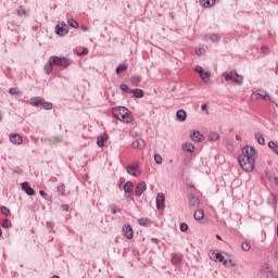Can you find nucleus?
<instances>
[{
    "instance_id": "obj_1",
    "label": "nucleus",
    "mask_w": 278,
    "mask_h": 278,
    "mask_svg": "<svg viewBox=\"0 0 278 278\" xmlns=\"http://www.w3.org/2000/svg\"><path fill=\"white\" fill-rule=\"evenodd\" d=\"M255 148L247 146L242 149V153L238 160L241 168H243L245 173H253V170H255Z\"/></svg>"
},
{
    "instance_id": "obj_2",
    "label": "nucleus",
    "mask_w": 278,
    "mask_h": 278,
    "mask_svg": "<svg viewBox=\"0 0 278 278\" xmlns=\"http://www.w3.org/2000/svg\"><path fill=\"white\" fill-rule=\"evenodd\" d=\"M113 116L117 118V121H121V123H132L134 122V115L131 114V111L125 106H117L113 109Z\"/></svg>"
},
{
    "instance_id": "obj_3",
    "label": "nucleus",
    "mask_w": 278,
    "mask_h": 278,
    "mask_svg": "<svg viewBox=\"0 0 278 278\" xmlns=\"http://www.w3.org/2000/svg\"><path fill=\"white\" fill-rule=\"evenodd\" d=\"M51 64L54 66H60L61 68H66L67 66H71V60L66 58H60V56H51L50 58Z\"/></svg>"
},
{
    "instance_id": "obj_4",
    "label": "nucleus",
    "mask_w": 278,
    "mask_h": 278,
    "mask_svg": "<svg viewBox=\"0 0 278 278\" xmlns=\"http://www.w3.org/2000/svg\"><path fill=\"white\" fill-rule=\"evenodd\" d=\"M223 77L226 81H233L235 84H242V81H244V78L235 71L230 73H224Z\"/></svg>"
},
{
    "instance_id": "obj_5",
    "label": "nucleus",
    "mask_w": 278,
    "mask_h": 278,
    "mask_svg": "<svg viewBox=\"0 0 278 278\" xmlns=\"http://www.w3.org/2000/svg\"><path fill=\"white\" fill-rule=\"evenodd\" d=\"M208 255L213 262H223L225 266H228L229 264V261L225 260V256L218 251H211Z\"/></svg>"
},
{
    "instance_id": "obj_6",
    "label": "nucleus",
    "mask_w": 278,
    "mask_h": 278,
    "mask_svg": "<svg viewBox=\"0 0 278 278\" xmlns=\"http://www.w3.org/2000/svg\"><path fill=\"white\" fill-rule=\"evenodd\" d=\"M195 73H199L202 81H204V84H207V81H210V72L203 70V67L201 66H195L194 68Z\"/></svg>"
},
{
    "instance_id": "obj_7",
    "label": "nucleus",
    "mask_w": 278,
    "mask_h": 278,
    "mask_svg": "<svg viewBox=\"0 0 278 278\" xmlns=\"http://www.w3.org/2000/svg\"><path fill=\"white\" fill-rule=\"evenodd\" d=\"M127 173L132 177H140V175H142V170H140V167H138V165H129L127 167Z\"/></svg>"
},
{
    "instance_id": "obj_8",
    "label": "nucleus",
    "mask_w": 278,
    "mask_h": 278,
    "mask_svg": "<svg viewBox=\"0 0 278 278\" xmlns=\"http://www.w3.org/2000/svg\"><path fill=\"white\" fill-rule=\"evenodd\" d=\"M144 192H147V182L141 181L137 185L135 194H137V197H142V194H144Z\"/></svg>"
},
{
    "instance_id": "obj_9",
    "label": "nucleus",
    "mask_w": 278,
    "mask_h": 278,
    "mask_svg": "<svg viewBox=\"0 0 278 278\" xmlns=\"http://www.w3.org/2000/svg\"><path fill=\"white\" fill-rule=\"evenodd\" d=\"M9 140L10 142H12V144H23V137H21V135L13 132L9 136Z\"/></svg>"
},
{
    "instance_id": "obj_10",
    "label": "nucleus",
    "mask_w": 278,
    "mask_h": 278,
    "mask_svg": "<svg viewBox=\"0 0 278 278\" xmlns=\"http://www.w3.org/2000/svg\"><path fill=\"white\" fill-rule=\"evenodd\" d=\"M190 138L193 142H203V140H205V137L198 130H193L190 135Z\"/></svg>"
},
{
    "instance_id": "obj_11",
    "label": "nucleus",
    "mask_w": 278,
    "mask_h": 278,
    "mask_svg": "<svg viewBox=\"0 0 278 278\" xmlns=\"http://www.w3.org/2000/svg\"><path fill=\"white\" fill-rule=\"evenodd\" d=\"M55 31L59 36H66L68 34V26L66 24L56 25Z\"/></svg>"
},
{
    "instance_id": "obj_12",
    "label": "nucleus",
    "mask_w": 278,
    "mask_h": 278,
    "mask_svg": "<svg viewBox=\"0 0 278 278\" xmlns=\"http://www.w3.org/2000/svg\"><path fill=\"white\" fill-rule=\"evenodd\" d=\"M252 99H263V101H270V96H268L266 92H254L252 93Z\"/></svg>"
},
{
    "instance_id": "obj_13",
    "label": "nucleus",
    "mask_w": 278,
    "mask_h": 278,
    "mask_svg": "<svg viewBox=\"0 0 278 278\" xmlns=\"http://www.w3.org/2000/svg\"><path fill=\"white\" fill-rule=\"evenodd\" d=\"M123 233L125 238L128 240H131L134 238V228H131L129 225L123 227Z\"/></svg>"
},
{
    "instance_id": "obj_14",
    "label": "nucleus",
    "mask_w": 278,
    "mask_h": 278,
    "mask_svg": "<svg viewBox=\"0 0 278 278\" xmlns=\"http://www.w3.org/2000/svg\"><path fill=\"white\" fill-rule=\"evenodd\" d=\"M22 190H24V192H26V194H28L29 197H34L36 194V191L31 187H29V184L27 182L22 184Z\"/></svg>"
},
{
    "instance_id": "obj_15",
    "label": "nucleus",
    "mask_w": 278,
    "mask_h": 278,
    "mask_svg": "<svg viewBox=\"0 0 278 278\" xmlns=\"http://www.w3.org/2000/svg\"><path fill=\"white\" fill-rule=\"evenodd\" d=\"M164 193H159L156 195V210H162V207H164Z\"/></svg>"
},
{
    "instance_id": "obj_16",
    "label": "nucleus",
    "mask_w": 278,
    "mask_h": 278,
    "mask_svg": "<svg viewBox=\"0 0 278 278\" xmlns=\"http://www.w3.org/2000/svg\"><path fill=\"white\" fill-rule=\"evenodd\" d=\"M45 103V99L41 97H36L30 99V105H34V108H38V105H42Z\"/></svg>"
},
{
    "instance_id": "obj_17",
    "label": "nucleus",
    "mask_w": 278,
    "mask_h": 278,
    "mask_svg": "<svg viewBox=\"0 0 278 278\" xmlns=\"http://www.w3.org/2000/svg\"><path fill=\"white\" fill-rule=\"evenodd\" d=\"M146 143L142 139H137L132 142V148L134 149H144Z\"/></svg>"
},
{
    "instance_id": "obj_18",
    "label": "nucleus",
    "mask_w": 278,
    "mask_h": 278,
    "mask_svg": "<svg viewBox=\"0 0 278 278\" xmlns=\"http://www.w3.org/2000/svg\"><path fill=\"white\" fill-rule=\"evenodd\" d=\"M214 3H216V0H200V5H202V8H212Z\"/></svg>"
},
{
    "instance_id": "obj_19",
    "label": "nucleus",
    "mask_w": 278,
    "mask_h": 278,
    "mask_svg": "<svg viewBox=\"0 0 278 278\" xmlns=\"http://www.w3.org/2000/svg\"><path fill=\"white\" fill-rule=\"evenodd\" d=\"M176 116L178 121H180V123H184V121H186V118L188 117V115L186 114V111L184 110L177 111Z\"/></svg>"
},
{
    "instance_id": "obj_20",
    "label": "nucleus",
    "mask_w": 278,
    "mask_h": 278,
    "mask_svg": "<svg viewBox=\"0 0 278 278\" xmlns=\"http://www.w3.org/2000/svg\"><path fill=\"white\" fill-rule=\"evenodd\" d=\"M182 149L184 151H188L189 153H194V144L190 143V142H186L182 144Z\"/></svg>"
},
{
    "instance_id": "obj_21",
    "label": "nucleus",
    "mask_w": 278,
    "mask_h": 278,
    "mask_svg": "<svg viewBox=\"0 0 278 278\" xmlns=\"http://www.w3.org/2000/svg\"><path fill=\"white\" fill-rule=\"evenodd\" d=\"M124 192L127 194H130V192H134V182L127 181L124 186Z\"/></svg>"
},
{
    "instance_id": "obj_22",
    "label": "nucleus",
    "mask_w": 278,
    "mask_h": 278,
    "mask_svg": "<svg viewBox=\"0 0 278 278\" xmlns=\"http://www.w3.org/2000/svg\"><path fill=\"white\" fill-rule=\"evenodd\" d=\"M193 216L195 220H203V218H205V213L203 212V210H197Z\"/></svg>"
},
{
    "instance_id": "obj_23",
    "label": "nucleus",
    "mask_w": 278,
    "mask_h": 278,
    "mask_svg": "<svg viewBox=\"0 0 278 278\" xmlns=\"http://www.w3.org/2000/svg\"><path fill=\"white\" fill-rule=\"evenodd\" d=\"M130 92L134 93V97H136V99H142V97H144V91H142V89H135Z\"/></svg>"
},
{
    "instance_id": "obj_24",
    "label": "nucleus",
    "mask_w": 278,
    "mask_h": 278,
    "mask_svg": "<svg viewBox=\"0 0 278 278\" xmlns=\"http://www.w3.org/2000/svg\"><path fill=\"white\" fill-rule=\"evenodd\" d=\"M255 139L257 140L258 144H266V139H264V135L263 134H255Z\"/></svg>"
},
{
    "instance_id": "obj_25",
    "label": "nucleus",
    "mask_w": 278,
    "mask_h": 278,
    "mask_svg": "<svg viewBox=\"0 0 278 278\" xmlns=\"http://www.w3.org/2000/svg\"><path fill=\"white\" fill-rule=\"evenodd\" d=\"M53 63H51V59H49L48 64H46L45 66V72L47 73V75H51V72L53 71Z\"/></svg>"
},
{
    "instance_id": "obj_26",
    "label": "nucleus",
    "mask_w": 278,
    "mask_h": 278,
    "mask_svg": "<svg viewBox=\"0 0 278 278\" xmlns=\"http://www.w3.org/2000/svg\"><path fill=\"white\" fill-rule=\"evenodd\" d=\"M199 198L197 197H191L189 200V205H191V207H199Z\"/></svg>"
},
{
    "instance_id": "obj_27",
    "label": "nucleus",
    "mask_w": 278,
    "mask_h": 278,
    "mask_svg": "<svg viewBox=\"0 0 278 278\" xmlns=\"http://www.w3.org/2000/svg\"><path fill=\"white\" fill-rule=\"evenodd\" d=\"M105 141H108V136L106 135L98 137V147H103Z\"/></svg>"
},
{
    "instance_id": "obj_28",
    "label": "nucleus",
    "mask_w": 278,
    "mask_h": 278,
    "mask_svg": "<svg viewBox=\"0 0 278 278\" xmlns=\"http://www.w3.org/2000/svg\"><path fill=\"white\" fill-rule=\"evenodd\" d=\"M268 147H269V149H271V151H274V153L278 154V146H277V143H275L274 141H269L268 142Z\"/></svg>"
},
{
    "instance_id": "obj_29",
    "label": "nucleus",
    "mask_w": 278,
    "mask_h": 278,
    "mask_svg": "<svg viewBox=\"0 0 278 278\" xmlns=\"http://www.w3.org/2000/svg\"><path fill=\"white\" fill-rule=\"evenodd\" d=\"M124 71H127V64H121V65L116 68L117 75H121V73H124Z\"/></svg>"
},
{
    "instance_id": "obj_30",
    "label": "nucleus",
    "mask_w": 278,
    "mask_h": 278,
    "mask_svg": "<svg viewBox=\"0 0 278 278\" xmlns=\"http://www.w3.org/2000/svg\"><path fill=\"white\" fill-rule=\"evenodd\" d=\"M70 27H74V29H77V27H79V24L77 23V21L71 18L67 21Z\"/></svg>"
},
{
    "instance_id": "obj_31",
    "label": "nucleus",
    "mask_w": 278,
    "mask_h": 278,
    "mask_svg": "<svg viewBox=\"0 0 278 278\" xmlns=\"http://www.w3.org/2000/svg\"><path fill=\"white\" fill-rule=\"evenodd\" d=\"M219 136L217 132H211L208 135V140L213 141V142H216V140H218Z\"/></svg>"
},
{
    "instance_id": "obj_32",
    "label": "nucleus",
    "mask_w": 278,
    "mask_h": 278,
    "mask_svg": "<svg viewBox=\"0 0 278 278\" xmlns=\"http://www.w3.org/2000/svg\"><path fill=\"white\" fill-rule=\"evenodd\" d=\"M2 227H4V229H10V227H12V222H10V219H3Z\"/></svg>"
},
{
    "instance_id": "obj_33",
    "label": "nucleus",
    "mask_w": 278,
    "mask_h": 278,
    "mask_svg": "<svg viewBox=\"0 0 278 278\" xmlns=\"http://www.w3.org/2000/svg\"><path fill=\"white\" fill-rule=\"evenodd\" d=\"M41 105H43V110H53V104L51 102H46L43 100V103H41Z\"/></svg>"
},
{
    "instance_id": "obj_34",
    "label": "nucleus",
    "mask_w": 278,
    "mask_h": 278,
    "mask_svg": "<svg viewBox=\"0 0 278 278\" xmlns=\"http://www.w3.org/2000/svg\"><path fill=\"white\" fill-rule=\"evenodd\" d=\"M138 223H139V225H140L141 227H147V224L149 223V219L142 217V218H140V219L138 220Z\"/></svg>"
},
{
    "instance_id": "obj_35",
    "label": "nucleus",
    "mask_w": 278,
    "mask_h": 278,
    "mask_svg": "<svg viewBox=\"0 0 278 278\" xmlns=\"http://www.w3.org/2000/svg\"><path fill=\"white\" fill-rule=\"evenodd\" d=\"M181 262V256H179V255H174L173 257H172V263L173 264H179Z\"/></svg>"
},
{
    "instance_id": "obj_36",
    "label": "nucleus",
    "mask_w": 278,
    "mask_h": 278,
    "mask_svg": "<svg viewBox=\"0 0 278 278\" xmlns=\"http://www.w3.org/2000/svg\"><path fill=\"white\" fill-rule=\"evenodd\" d=\"M242 251H251V244H249V242H244L241 245Z\"/></svg>"
},
{
    "instance_id": "obj_37",
    "label": "nucleus",
    "mask_w": 278,
    "mask_h": 278,
    "mask_svg": "<svg viewBox=\"0 0 278 278\" xmlns=\"http://www.w3.org/2000/svg\"><path fill=\"white\" fill-rule=\"evenodd\" d=\"M1 213L4 215V216H10V208L5 207V206H2L1 207Z\"/></svg>"
},
{
    "instance_id": "obj_38",
    "label": "nucleus",
    "mask_w": 278,
    "mask_h": 278,
    "mask_svg": "<svg viewBox=\"0 0 278 278\" xmlns=\"http://www.w3.org/2000/svg\"><path fill=\"white\" fill-rule=\"evenodd\" d=\"M154 162H156L157 164H162V162H163L162 155L155 154V155H154Z\"/></svg>"
},
{
    "instance_id": "obj_39",
    "label": "nucleus",
    "mask_w": 278,
    "mask_h": 278,
    "mask_svg": "<svg viewBox=\"0 0 278 278\" xmlns=\"http://www.w3.org/2000/svg\"><path fill=\"white\" fill-rule=\"evenodd\" d=\"M65 191H66V187L64 185H61L58 187V192H60L61 194H64Z\"/></svg>"
},
{
    "instance_id": "obj_40",
    "label": "nucleus",
    "mask_w": 278,
    "mask_h": 278,
    "mask_svg": "<svg viewBox=\"0 0 278 278\" xmlns=\"http://www.w3.org/2000/svg\"><path fill=\"white\" fill-rule=\"evenodd\" d=\"M9 92L10 94H21V92L18 91V88H11Z\"/></svg>"
},
{
    "instance_id": "obj_41",
    "label": "nucleus",
    "mask_w": 278,
    "mask_h": 278,
    "mask_svg": "<svg viewBox=\"0 0 278 278\" xmlns=\"http://www.w3.org/2000/svg\"><path fill=\"white\" fill-rule=\"evenodd\" d=\"M195 53H197V55H203V53H205V49L198 48V49H195Z\"/></svg>"
},
{
    "instance_id": "obj_42",
    "label": "nucleus",
    "mask_w": 278,
    "mask_h": 278,
    "mask_svg": "<svg viewBox=\"0 0 278 278\" xmlns=\"http://www.w3.org/2000/svg\"><path fill=\"white\" fill-rule=\"evenodd\" d=\"M180 231H188V224L186 223L180 224Z\"/></svg>"
},
{
    "instance_id": "obj_43",
    "label": "nucleus",
    "mask_w": 278,
    "mask_h": 278,
    "mask_svg": "<svg viewBox=\"0 0 278 278\" xmlns=\"http://www.w3.org/2000/svg\"><path fill=\"white\" fill-rule=\"evenodd\" d=\"M121 90H123V92H127L129 87L127 85H121Z\"/></svg>"
},
{
    "instance_id": "obj_44",
    "label": "nucleus",
    "mask_w": 278,
    "mask_h": 278,
    "mask_svg": "<svg viewBox=\"0 0 278 278\" xmlns=\"http://www.w3.org/2000/svg\"><path fill=\"white\" fill-rule=\"evenodd\" d=\"M77 55H88V49L85 48L80 53H77Z\"/></svg>"
},
{
    "instance_id": "obj_45",
    "label": "nucleus",
    "mask_w": 278,
    "mask_h": 278,
    "mask_svg": "<svg viewBox=\"0 0 278 278\" xmlns=\"http://www.w3.org/2000/svg\"><path fill=\"white\" fill-rule=\"evenodd\" d=\"M211 40H212L213 42L218 41V35H212V36H211Z\"/></svg>"
},
{
    "instance_id": "obj_46",
    "label": "nucleus",
    "mask_w": 278,
    "mask_h": 278,
    "mask_svg": "<svg viewBox=\"0 0 278 278\" xmlns=\"http://www.w3.org/2000/svg\"><path fill=\"white\" fill-rule=\"evenodd\" d=\"M261 51H262L263 53H268V47L263 46V47L261 48Z\"/></svg>"
},
{
    "instance_id": "obj_47",
    "label": "nucleus",
    "mask_w": 278,
    "mask_h": 278,
    "mask_svg": "<svg viewBox=\"0 0 278 278\" xmlns=\"http://www.w3.org/2000/svg\"><path fill=\"white\" fill-rule=\"evenodd\" d=\"M17 14H18L20 16H23V14H25V9H20V10L17 11Z\"/></svg>"
},
{
    "instance_id": "obj_48",
    "label": "nucleus",
    "mask_w": 278,
    "mask_h": 278,
    "mask_svg": "<svg viewBox=\"0 0 278 278\" xmlns=\"http://www.w3.org/2000/svg\"><path fill=\"white\" fill-rule=\"evenodd\" d=\"M228 263L230 264V266L235 267L236 263H233V261L231 258L228 260Z\"/></svg>"
},
{
    "instance_id": "obj_49",
    "label": "nucleus",
    "mask_w": 278,
    "mask_h": 278,
    "mask_svg": "<svg viewBox=\"0 0 278 278\" xmlns=\"http://www.w3.org/2000/svg\"><path fill=\"white\" fill-rule=\"evenodd\" d=\"M39 194H40V197H47V192H45L42 190L39 191Z\"/></svg>"
},
{
    "instance_id": "obj_50",
    "label": "nucleus",
    "mask_w": 278,
    "mask_h": 278,
    "mask_svg": "<svg viewBox=\"0 0 278 278\" xmlns=\"http://www.w3.org/2000/svg\"><path fill=\"white\" fill-rule=\"evenodd\" d=\"M201 109H202L203 111L207 110V104H202Z\"/></svg>"
},
{
    "instance_id": "obj_51",
    "label": "nucleus",
    "mask_w": 278,
    "mask_h": 278,
    "mask_svg": "<svg viewBox=\"0 0 278 278\" xmlns=\"http://www.w3.org/2000/svg\"><path fill=\"white\" fill-rule=\"evenodd\" d=\"M64 212H68V205H63Z\"/></svg>"
},
{
    "instance_id": "obj_52",
    "label": "nucleus",
    "mask_w": 278,
    "mask_h": 278,
    "mask_svg": "<svg viewBox=\"0 0 278 278\" xmlns=\"http://www.w3.org/2000/svg\"><path fill=\"white\" fill-rule=\"evenodd\" d=\"M83 31H88V28H86L85 26H81Z\"/></svg>"
},
{
    "instance_id": "obj_53",
    "label": "nucleus",
    "mask_w": 278,
    "mask_h": 278,
    "mask_svg": "<svg viewBox=\"0 0 278 278\" xmlns=\"http://www.w3.org/2000/svg\"><path fill=\"white\" fill-rule=\"evenodd\" d=\"M1 236H3V230H1V228H0V237H1Z\"/></svg>"
},
{
    "instance_id": "obj_54",
    "label": "nucleus",
    "mask_w": 278,
    "mask_h": 278,
    "mask_svg": "<svg viewBox=\"0 0 278 278\" xmlns=\"http://www.w3.org/2000/svg\"><path fill=\"white\" fill-rule=\"evenodd\" d=\"M275 184H277V186H278V178H275Z\"/></svg>"
},
{
    "instance_id": "obj_55",
    "label": "nucleus",
    "mask_w": 278,
    "mask_h": 278,
    "mask_svg": "<svg viewBox=\"0 0 278 278\" xmlns=\"http://www.w3.org/2000/svg\"><path fill=\"white\" fill-rule=\"evenodd\" d=\"M216 238H217V240H222L220 236H218V235L216 236Z\"/></svg>"
},
{
    "instance_id": "obj_56",
    "label": "nucleus",
    "mask_w": 278,
    "mask_h": 278,
    "mask_svg": "<svg viewBox=\"0 0 278 278\" xmlns=\"http://www.w3.org/2000/svg\"><path fill=\"white\" fill-rule=\"evenodd\" d=\"M52 278H60V276H53Z\"/></svg>"
},
{
    "instance_id": "obj_57",
    "label": "nucleus",
    "mask_w": 278,
    "mask_h": 278,
    "mask_svg": "<svg viewBox=\"0 0 278 278\" xmlns=\"http://www.w3.org/2000/svg\"><path fill=\"white\" fill-rule=\"evenodd\" d=\"M48 227H51V225L48 223Z\"/></svg>"
},
{
    "instance_id": "obj_58",
    "label": "nucleus",
    "mask_w": 278,
    "mask_h": 278,
    "mask_svg": "<svg viewBox=\"0 0 278 278\" xmlns=\"http://www.w3.org/2000/svg\"><path fill=\"white\" fill-rule=\"evenodd\" d=\"M48 227H51V225L48 223Z\"/></svg>"
},
{
    "instance_id": "obj_59",
    "label": "nucleus",
    "mask_w": 278,
    "mask_h": 278,
    "mask_svg": "<svg viewBox=\"0 0 278 278\" xmlns=\"http://www.w3.org/2000/svg\"><path fill=\"white\" fill-rule=\"evenodd\" d=\"M1 118H2V117H1V115H0V122H1Z\"/></svg>"
},
{
    "instance_id": "obj_60",
    "label": "nucleus",
    "mask_w": 278,
    "mask_h": 278,
    "mask_svg": "<svg viewBox=\"0 0 278 278\" xmlns=\"http://www.w3.org/2000/svg\"><path fill=\"white\" fill-rule=\"evenodd\" d=\"M119 278H124L123 276H121Z\"/></svg>"
}]
</instances>
